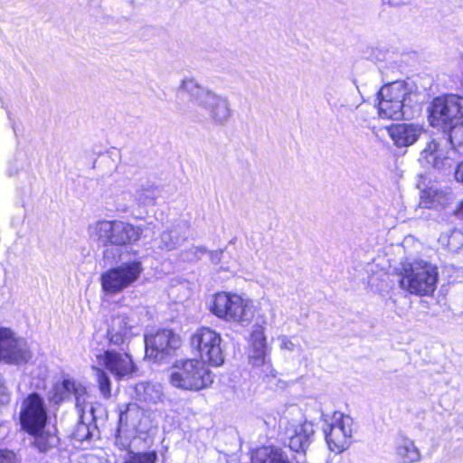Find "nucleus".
Here are the masks:
<instances>
[{
	"label": "nucleus",
	"mask_w": 463,
	"mask_h": 463,
	"mask_svg": "<svg viewBox=\"0 0 463 463\" xmlns=\"http://www.w3.org/2000/svg\"><path fill=\"white\" fill-rule=\"evenodd\" d=\"M0 463H19V461L13 451L0 449Z\"/></svg>",
	"instance_id": "obj_36"
},
{
	"label": "nucleus",
	"mask_w": 463,
	"mask_h": 463,
	"mask_svg": "<svg viewBox=\"0 0 463 463\" xmlns=\"http://www.w3.org/2000/svg\"><path fill=\"white\" fill-rule=\"evenodd\" d=\"M143 229L129 222L114 220L97 221L88 227L90 237L108 247L103 251L106 260L113 261L119 256L118 249L112 246H125L135 243L140 239Z\"/></svg>",
	"instance_id": "obj_1"
},
{
	"label": "nucleus",
	"mask_w": 463,
	"mask_h": 463,
	"mask_svg": "<svg viewBox=\"0 0 463 463\" xmlns=\"http://www.w3.org/2000/svg\"><path fill=\"white\" fill-rule=\"evenodd\" d=\"M455 179L458 182L463 184V161L458 163L457 165V168L455 170Z\"/></svg>",
	"instance_id": "obj_38"
},
{
	"label": "nucleus",
	"mask_w": 463,
	"mask_h": 463,
	"mask_svg": "<svg viewBox=\"0 0 463 463\" xmlns=\"http://www.w3.org/2000/svg\"><path fill=\"white\" fill-rule=\"evenodd\" d=\"M138 413V407L136 403H128L125 410L120 411L118 427L115 436V445L120 450H126L130 447V436L128 434V427H135L134 417Z\"/></svg>",
	"instance_id": "obj_19"
},
{
	"label": "nucleus",
	"mask_w": 463,
	"mask_h": 463,
	"mask_svg": "<svg viewBox=\"0 0 463 463\" xmlns=\"http://www.w3.org/2000/svg\"><path fill=\"white\" fill-rule=\"evenodd\" d=\"M383 4L389 5L393 7H399L404 5L406 2L404 0H382Z\"/></svg>",
	"instance_id": "obj_39"
},
{
	"label": "nucleus",
	"mask_w": 463,
	"mask_h": 463,
	"mask_svg": "<svg viewBox=\"0 0 463 463\" xmlns=\"http://www.w3.org/2000/svg\"><path fill=\"white\" fill-rule=\"evenodd\" d=\"M454 200L453 193L449 189L431 185L421 192L420 206L421 208H444Z\"/></svg>",
	"instance_id": "obj_20"
},
{
	"label": "nucleus",
	"mask_w": 463,
	"mask_h": 463,
	"mask_svg": "<svg viewBox=\"0 0 463 463\" xmlns=\"http://www.w3.org/2000/svg\"><path fill=\"white\" fill-rule=\"evenodd\" d=\"M279 339L281 340V349H286L288 351H293L295 349V344L288 337L282 335L279 337Z\"/></svg>",
	"instance_id": "obj_37"
},
{
	"label": "nucleus",
	"mask_w": 463,
	"mask_h": 463,
	"mask_svg": "<svg viewBox=\"0 0 463 463\" xmlns=\"http://www.w3.org/2000/svg\"><path fill=\"white\" fill-rule=\"evenodd\" d=\"M211 311L219 318L242 325L249 324L254 315L249 301L237 294L227 292H219L213 296Z\"/></svg>",
	"instance_id": "obj_7"
},
{
	"label": "nucleus",
	"mask_w": 463,
	"mask_h": 463,
	"mask_svg": "<svg viewBox=\"0 0 463 463\" xmlns=\"http://www.w3.org/2000/svg\"><path fill=\"white\" fill-rule=\"evenodd\" d=\"M71 394H73L75 397L76 406H77V408H79L80 413L83 414V411H84L83 405L86 402V398H85L86 389L83 386H81L80 384H77L75 383V389H72Z\"/></svg>",
	"instance_id": "obj_34"
},
{
	"label": "nucleus",
	"mask_w": 463,
	"mask_h": 463,
	"mask_svg": "<svg viewBox=\"0 0 463 463\" xmlns=\"http://www.w3.org/2000/svg\"><path fill=\"white\" fill-rule=\"evenodd\" d=\"M394 450L400 463H415L420 460V452L414 441L403 434L396 437Z\"/></svg>",
	"instance_id": "obj_21"
},
{
	"label": "nucleus",
	"mask_w": 463,
	"mask_h": 463,
	"mask_svg": "<svg viewBox=\"0 0 463 463\" xmlns=\"http://www.w3.org/2000/svg\"><path fill=\"white\" fill-rule=\"evenodd\" d=\"M190 342L192 347L199 353L201 361L213 366H219L223 364L222 337L213 329L206 326L197 329L192 335Z\"/></svg>",
	"instance_id": "obj_9"
},
{
	"label": "nucleus",
	"mask_w": 463,
	"mask_h": 463,
	"mask_svg": "<svg viewBox=\"0 0 463 463\" xmlns=\"http://www.w3.org/2000/svg\"><path fill=\"white\" fill-rule=\"evenodd\" d=\"M411 94V90L405 81H393L384 85L378 91V99L397 100L405 102L407 97Z\"/></svg>",
	"instance_id": "obj_22"
},
{
	"label": "nucleus",
	"mask_w": 463,
	"mask_h": 463,
	"mask_svg": "<svg viewBox=\"0 0 463 463\" xmlns=\"http://www.w3.org/2000/svg\"><path fill=\"white\" fill-rule=\"evenodd\" d=\"M157 454L156 451L129 452L124 463H156Z\"/></svg>",
	"instance_id": "obj_33"
},
{
	"label": "nucleus",
	"mask_w": 463,
	"mask_h": 463,
	"mask_svg": "<svg viewBox=\"0 0 463 463\" xmlns=\"http://www.w3.org/2000/svg\"><path fill=\"white\" fill-rule=\"evenodd\" d=\"M222 254V251L220 250V251H212L210 252V258L211 260L215 262V263H218L221 260V256Z\"/></svg>",
	"instance_id": "obj_41"
},
{
	"label": "nucleus",
	"mask_w": 463,
	"mask_h": 463,
	"mask_svg": "<svg viewBox=\"0 0 463 463\" xmlns=\"http://www.w3.org/2000/svg\"><path fill=\"white\" fill-rule=\"evenodd\" d=\"M33 435L34 436L33 444L40 452H48L52 449L57 448L60 443V439L57 436L55 430L53 431L42 430Z\"/></svg>",
	"instance_id": "obj_27"
},
{
	"label": "nucleus",
	"mask_w": 463,
	"mask_h": 463,
	"mask_svg": "<svg viewBox=\"0 0 463 463\" xmlns=\"http://www.w3.org/2000/svg\"><path fill=\"white\" fill-rule=\"evenodd\" d=\"M323 432L328 449L335 453L347 449L352 443L353 419L339 411L324 415Z\"/></svg>",
	"instance_id": "obj_8"
},
{
	"label": "nucleus",
	"mask_w": 463,
	"mask_h": 463,
	"mask_svg": "<svg viewBox=\"0 0 463 463\" xmlns=\"http://www.w3.org/2000/svg\"><path fill=\"white\" fill-rule=\"evenodd\" d=\"M143 271L139 260L124 262L101 275L102 289L108 294H117L136 282Z\"/></svg>",
	"instance_id": "obj_10"
},
{
	"label": "nucleus",
	"mask_w": 463,
	"mask_h": 463,
	"mask_svg": "<svg viewBox=\"0 0 463 463\" xmlns=\"http://www.w3.org/2000/svg\"><path fill=\"white\" fill-rule=\"evenodd\" d=\"M185 240L182 232V228L173 226L171 229L165 231L158 241L157 247L165 250H173L181 245Z\"/></svg>",
	"instance_id": "obj_25"
},
{
	"label": "nucleus",
	"mask_w": 463,
	"mask_h": 463,
	"mask_svg": "<svg viewBox=\"0 0 463 463\" xmlns=\"http://www.w3.org/2000/svg\"><path fill=\"white\" fill-rule=\"evenodd\" d=\"M439 242L449 250L457 252L463 248V232L458 229H452L443 232Z\"/></svg>",
	"instance_id": "obj_29"
},
{
	"label": "nucleus",
	"mask_w": 463,
	"mask_h": 463,
	"mask_svg": "<svg viewBox=\"0 0 463 463\" xmlns=\"http://www.w3.org/2000/svg\"><path fill=\"white\" fill-rule=\"evenodd\" d=\"M134 397L138 402L156 404L162 400L163 392L158 384L139 383L134 386Z\"/></svg>",
	"instance_id": "obj_23"
},
{
	"label": "nucleus",
	"mask_w": 463,
	"mask_h": 463,
	"mask_svg": "<svg viewBox=\"0 0 463 463\" xmlns=\"http://www.w3.org/2000/svg\"><path fill=\"white\" fill-rule=\"evenodd\" d=\"M378 113L382 118L399 120L407 115L404 102L378 99Z\"/></svg>",
	"instance_id": "obj_24"
},
{
	"label": "nucleus",
	"mask_w": 463,
	"mask_h": 463,
	"mask_svg": "<svg viewBox=\"0 0 463 463\" xmlns=\"http://www.w3.org/2000/svg\"><path fill=\"white\" fill-rule=\"evenodd\" d=\"M158 194V188L154 184H147L140 186L137 190L136 199L139 203L144 205L154 204Z\"/></svg>",
	"instance_id": "obj_31"
},
{
	"label": "nucleus",
	"mask_w": 463,
	"mask_h": 463,
	"mask_svg": "<svg viewBox=\"0 0 463 463\" xmlns=\"http://www.w3.org/2000/svg\"><path fill=\"white\" fill-rule=\"evenodd\" d=\"M146 354L148 357L161 362L171 356L180 346L179 335L172 330H158L156 334L146 335Z\"/></svg>",
	"instance_id": "obj_13"
},
{
	"label": "nucleus",
	"mask_w": 463,
	"mask_h": 463,
	"mask_svg": "<svg viewBox=\"0 0 463 463\" xmlns=\"http://www.w3.org/2000/svg\"><path fill=\"white\" fill-rule=\"evenodd\" d=\"M7 401L6 388L0 383V403Z\"/></svg>",
	"instance_id": "obj_40"
},
{
	"label": "nucleus",
	"mask_w": 463,
	"mask_h": 463,
	"mask_svg": "<svg viewBox=\"0 0 463 463\" xmlns=\"http://www.w3.org/2000/svg\"><path fill=\"white\" fill-rule=\"evenodd\" d=\"M207 250L203 246H193L186 250L185 259L189 261H195L200 260L205 253Z\"/></svg>",
	"instance_id": "obj_35"
},
{
	"label": "nucleus",
	"mask_w": 463,
	"mask_h": 463,
	"mask_svg": "<svg viewBox=\"0 0 463 463\" xmlns=\"http://www.w3.org/2000/svg\"><path fill=\"white\" fill-rule=\"evenodd\" d=\"M285 435L291 450L305 452L314 440V425L307 420L303 423H289L286 427Z\"/></svg>",
	"instance_id": "obj_17"
},
{
	"label": "nucleus",
	"mask_w": 463,
	"mask_h": 463,
	"mask_svg": "<svg viewBox=\"0 0 463 463\" xmlns=\"http://www.w3.org/2000/svg\"><path fill=\"white\" fill-rule=\"evenodd\" d=\"M428 120L431 127L454 136L463 124V97L449 94L434 98L428 107Z\"/></svg>",
	"instance_id": "obj_4"
},
{
	"label": "nucleus",
	"mask_w": 463,
	"mask_h": 463,
	"mask_svg": "<svg viewBox=\"0 0 463 463\" xmlns=\"http://www.w3.org/2000/svg\"><path fill=\"white\" fill-rule=\"evenodd\" d=\"M400 287L411 294L429 296L437 286L438 268L424 260H408L402 265Z\"/></svg>",
	"instance_id": "obj_3"
},
{
	"label": "nucleus",
	"mask_w": 463,
	"mask_h": 463,
	"mask_svg": "<svg viewBox=\"0 0 463 463\" xmlns=\"http://www.w3.org/2000/svg\"><path fill=\"white\" fill-rule=\"evenodd\" d=\"M388 133L397 147H407L413 145L426 130L420 125L398 123L388 128Z\"/></svg>",
	"instance_id": "obj_18"
},
{
	"label": "nucleus",
	"mask_w": 463,
	"mask_h": 463,
	"mask_svg": "<svg viewBox=\"0 0 463 463\" xmlns=\"http://www.w3.org/2000/svg\"><path fill=\"white\" fill-rule=\"evenodd\" d=\"M96 431L97 426L94 423V416L91 414L90 419L86 421L85 416L80 414V421L72 432V437L78 441L90 440Z\"/></svg>",
	"instance_id": "obj_28"
},
{
	"label": "nucleus",
	"mask_w": 463,
	"mask_h": 463,
	"mask_svg": "<svg viewBox=\"0 0 463 463\" xmlns=\"http://www.w3.org/2000/svg\"><path fill=\"white\" fill-rule=\"evenodd\" d=\"M131 315L130 312H118L112 317L107 332V337L111 345L124 349L137 335L134 332L136 322Z\"/></svg>",
	"instance_id": "obj_16"
},
{
	"label": "nucleus",
	"mask_w": 463,
	"mask_h": 463,
	"mask_svg": "<svg viewBox=\"0 0 463 463\" xmlns=\"http://www.w3.org/2000/svg\"><path fill=\"white\" fill-rule=\"evenodd\" d=\"M47 421V411L43 399L35 392L29 394L22 402L20 423L24 430L35 434L43 430Z\"/></svg>",
	"instance_id": "obj_11"
},
{
	"label": "nucleus",
	"mask_w": 463,
	"mask_h": 463,
	"mask_svg": "<svg viewBox=\"0 0 463 463\" xmlns=\"http://www.w3.org/2000/svg\"><path fill=\"white\" fill-rule=\"evenodd\" d=\"M72 389H75V382L66 379L61 383L54 384L52 392H50L49 399L55 404L60 403L63 400L69 398L72 393Z\"/></svg>",
	"instance_id": "obj_30"
},
{
	"label": "nucleus",
	"mask_w": 463,
	"mask_h": 463,
	"mask_svg": "<svg viewBox=\"0 0 463 463\" xmlns=\"http://www.w3.org/2000/svg\"><path fill=\"white\" fill-rule=\"evenodd\" d=\"M171 384L186 391H200L209 387L213 375L200 359H181L175 363L169 375Z\"/></svg>",
	"instance_id": "obj_5"
},
{
	"label": "nucleus",
	"mask_w": 463,
	"mask_h": 463,
	"mask_svg": "<svg viewBox=\"0 0 463 463\" xmlns=\"http://www.w3.org/2000/svg\"><path fill=\"white\" fill-rule=\"evenodd\" d=\"M96 362L100 368L107 369L118 381L130 376L135 371L133 360L127 352L106 350L96 354Z\"/></svg>",
	"instance_id": "obj_15"
},
{
	"label": "nucleus",
	"mask_w": 463,
	"mask_h": 463,
	"mask_svg": "<svg viewBox=\"0 0 463 463\" xmlns=\"http://www.w3.org/2000/svg\"><path fill=\"white\" fill-rule=\"evenodd\" d=\"M270 352L271 348L267 345V337L263 327H255L250 337L248 359L253 367H262V373L266 376H275Z\"/></svg>",
	"instance_id": "obj_14"
},
{
	"label": "nucleus",
	"mask_w": 463,
	"mask_h": 463,
	"mask_svg": "<svg viewBox=\"0 0 463 463\" xmlns=\"http://www.w3.org/2000/svg\"><path fill=\"white\" fill-rule=\"evenodd\" d=\"M31 358L27 341L16 336L9 328L0 327V361L18 364Z\"/></svg>",
	"instance_id": "obj_12"
},
{
	"label": "nucleus",
	"mask_w": 463,
	"mask_h": 463,
	"mask_svg": "<svg viewBox=\"0 0 463 463\" xmlns=\"http://www.w3.org/2000/svg\"><path fill=\"white\" fill-rule=\"evenodd\" d=\"M96 380L101 395L108 399L111 396V381L103 368L93 366Z\"/></svg>",
	"instance_id": "obj_32"
},
{
	"label": "nucleus",
	"mask_w": 463,
	"mask_h": 463,
	"mask_svg": "<svg viewBox=\"0 0 463 463\" xmlns=\"http://www.w3.org/2000/svg\"><path fill=\"white\" fill-rule=\"evenodd\" d=\"M253 463H289L288 456L279 449L264 447L257 450Z\"/></svg>",
	"instance_id": "obj_26"
},
{
	"label": "nucleus",
	"mask_w": 463,
	"mask_h": 463,
	"mask_svg": "<svg viewBox=\"0 0 463 463\" xmlns=\"http://www.w3.org/2000/svg\"><path fill=\"white\" fill-rule=\"evenodd\" d=\"M179 90L189 95L206 112L213 124L223 126L232 117L228 98L202 87L194 79H184Z\"/></svg>",
	"instance_id": "obj_2"
},
{
	"label": "nucleus",
	"mask_w": 463,
	"mask_h": 463,
	"mask_svg": "<svg viewBox=\"0 0 463 463\" xmlns=\"http://www.w3.org/2000/svg\"><path fill=\"white\" fill-rule=\"evenodd\" d=\"M455 215L459 219H463V200L459 203L457 210L455 211Z\"/></svg>",
	"instance_id": "obj_42"
},
{
	"label": "nucleus",
	"mask_w": 463,
	"mask_h": 463,
	"mask_svg": "<svg viewBox=\"0 0 463 463\" xmlns=\"http://www.w3.org/2000/svg\"><path fill=\"white\" fill-rule=\"evenodd\" d=\"M454 136L430 137L420 151L419 161L426 167L438 170L450 168L458 159V151L453 142Z\"/></svg>",
	"instance_id": "obj_6"
}]
</instances>
